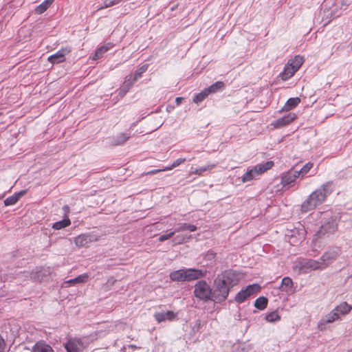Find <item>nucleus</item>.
Listing matches in <instances>:
<instances>
[{
	"label": "nucleus",
	"instance_id": "nucleus-1",
	"mask_svg": "<svg viewBox=\"0 0 352 352\" xmlns=\"http://www.w3.org/2000/svg\"><path fill=\"white\" fill-rule=\"evenodd\" d=\"M333 192L332 182H328L322 184L321 187L314 191L301 205V210L303 212L314 210L318 205L322 204L327 196Z\"/></svg>",
	"mask_w": 352,
	"mask_h": 352
},
{
	"label": "nucleus",
	"instance_id": "nucleus-2",
	"mask_svg": "<svg viewBox=\"0 0 352 352\" xmlns=\"http://www.w3.org/2000/svg\"><path fill=\"white\" fill-rule=\"evenodd\" d=\"M212 289V301L221 302L226 300L229 295L230 288L217 276L214 280V287Z\"/></svg>",
	"mask_w": 352,
	"mask_h": 352
},
{
	"label": "nucleus",
	"instance_id": "nucleus-3",
	"mask_svg": "<svg viewBox=\"0 0 352 352\" xmlns=\"http://www.w3.org/2000/svg\"><path fill=\"white\" fill-rule=\"evenodd\" d=\"M274 166L272 161H268L264 164L256 165L254 168L248 170L242 177L241 180L243 183L250 182L256 178L260 175L271 169Z\"/></svg>",
	"mask_w": 352,
	"mask_h": 352
},
{
	"label": "nucleus",
	"instance_id": "nucleus-4",
	"mask_svg": "<svg viewBox=\"0 0 352 352\" xmlns=\"http://www.w3.org/2000/svg\"><path fill=\"white\" fill-rule=\"evenodd\" d=\"M193 294L197 298L204 302L212 300V288L206 280H199L195 284Z\"/></svg>",
	"mask_w": 352,
	"mask_h": 352
},
{
	"label": "nucleus",
	"instance_id": "nucleus-5",
	"mask_svg": "<svg viewBox=\"0 0 352 352\" xmlns=\"http://www.w3.org/2000/svg\"><path fill=\"white\" fill-rule=\"evenodd\" d=\"M338 225L336 219L331 218L330 220L324 223L320 230L315 234L314 241L316 242L318 239L324 237H329L337 230Z\"/></svg>",
	"mask_w": 352,
	"mask_h": 352
},
{
	"label": "nucleus",
	"instance_id": "nucleus-6",
	"mask_svg": "<svg viewBox=\"0 0 352 352\" xmlns=\"http://www.w3.org/2000/svg\"><path fill=\"white\" fill-rule=\"evenodd\" d=\"M298 268L300 272L307 274L313 270L324 269L325 264L320 258L318 260L306 258L299 262Z\"/></svg>",
	"mask_w": 352,
	"mask_h": 352
},
{
	"label": "nucleus",
	"instance_id": "nucleus-7",
	"mask_svg": "<svg viewBox=\"0 0 352 352\" xmlns=\"http://www.w3.org/2000/svg\"><path fill=\"white\" fill-rule=\"evenodd\" d=\"M217 277L220 278L221 280H224V283L231 289L239 283L242 276L236 271L227 270L218 274Z\"/></svg>",
	"mask_w": 352,
	"mask_h": 352
},
{
	"label": "nucleus",
	"instance_id": "nucleus-8",
	"mask_svg": "<svg viewBox=\"0 0 352 352\" xmlns=\"http://www.w3.org/2000/svg\"><path fill=\"white\" fill-rule=\"evenodd\" d=\"M260 288L261 287L258 284L249 285L237 293L234 300L236 302L241 303L254 293L258 291Z\"/></svg>",
	"mask_w": 352,
	"mask_h": 352
},
{
	"label": "nucleus",
	"instance_id": "nucleus-9",
	"mask_svg": "<svg viewBox=\"0 0 352 352\" xmlns=\"http://www.w3.org/2000/svg\"><path fill=\"white\" fill-rule=\"evenodd\" d=\"M85 346L82 339L76 337L69 338L64 344L67 352H81Z\"/></svg>",
	"mask_w": 352,
	"mask_h": 352
},
{
	"label": "nucleus",
	"instance_id": "nucleus-10",
	"mask_svg": "<svg viewBox=\"0 0 352 352\" xmlns=\"http://www.w3.org/2000/svg\"><path fill=\"white\" fill-rule=\"evenodd\" d=\"M98 236L91 233H85L78 235L74 239V243L78 248L87 246L90 243L97 241Z\"/></svg>",
	"mask_w": 352,
	"mask_h": 352
},
{
	"label": "nucleus",
	"instance_id": "nucleus-11",
	"mask_svg": "<svg viewBox=\"0 0 352 352\" xmlns=\"http://www.w3.org/2000/svg\"><path fill=\"white\" fill-rule=\"evenodd\" d=\"M72 51L71 47H65L60 49L56 53L50 56L47 58L48 61L52 64H58L65 60V56L69 54Z\"/></svg>",
	"mask_w": 352,
	"mask_h": 352
},
{
	"label": "nucleus",
	"instance_id": "nucleus-12",
	"mask_svg": "<svg viewBox=\"0 0 352 352\" xmlns=\"http://www.w3.org/2000/svg\"><path fill=\"white\" fill-rule=\"evenodd\" d=\"M340 254V250L338 248H336L330 249L329 250L324 252L320 258V259L321 261L324 263L325 267H327L329 264L335 261Z\"/></svg>",
	"mask_w": 352,
	"mask_h": 352
},
{
	"label": "nucleus",
	"instance_id": "nucleus-13",
	"mask_svg": "<svg viewBox=\"0 0 352 352\" xmlns=\"http://www.w3.org/2000/svg\"><path fill=\"white\" fill-rule=\"evenodd\" d=\"M296 116L295 113H289L283 117L274 120L272 123V125H273L274 128H281L290 124L294 120L296 119Z\"/></svg>",
	"mask_w": 352,
	"mask_h": 352
},
{
	"label": "nucleus",
	"instance_id": "nucleus-14",
	"mask_svg": "<svg viewBox=\"0 0 352 352\" xmlns=\"http://www.w3.org/2000/svg\"><path fill=\"white\" fill-rule=\"evenodd\" d=\"M186 281H192L203 278L206 275V271L199 269H186Z\"/></svg>",
	"mask_w": 352,
	"mask_h": 352
},
{
	"label": "nucleus",
	"instance_id": "nucleus-15",
	"mask_svg": "<svg viewBox=\"0 0 352 352\" xmlns=\"http://www.w3.org/2000/svg\"><path fill=\"white\" fill-rule=\"evenodd\" d=\"M299 177V173H297L296 170L292 169L283 174L281 177V184L285 186L287 185H291L294 183L297 177Z\"/></svg>",
	"mask_w": 352,
	"mask_h": 352
},
{
	"label": "nucleus",
	"instance_id": "nucleus-16",
	"mask_svg": "<svg viewBox=\"0 0 352 352\" xmlns=\"http://www.w3.org/2000/svg\"><path fill=\"white\" fill-rule=\"evenodd\" d=\"M176 317L177 314H175L173 311H160L154 314L155 319L159 323L164 322L166 320H173Z\"/></svg>",
	"mask_w": 352,
	"mask_h": 352
},
{
	"label": "nucleus",
	"instance_id": "nucleus-17",
	"mask_svg": "<svg viewBox=\"0 0 352 352\" xmlns=\"http://www.w3.org/2000/svg\"><path fill=\"white\" fill-rule=\"evenodd\" d=\"M186 269H180L170 273L169 277L173 281L184 282L186 281Z\"/></svg>",
	"mask_w": 352,
	"mask_h": 352
},
{
	"label": "nucleus",
	"instance_id": "nucleus-18",
	"mask_svg": "<svg viewBox=\"0 0 352 352\" xmlns=\"http://www.w3.org/2000/svg\"><path fill=\"white\" fill-rule=\"evenodd\" d=\"M340 318L339 314L333 309L329 314L324 316L319 322V327L327 323H331Z\"/></svg>",
	"mask_w": 352,
	"mask_h": 352
},
{
	"label": "nucleus",
	"instance_id": "nucleus-19",
	"mask_svg": "<svg viewBox=\"0 0 352 352\" xmlns=\"http://www.w3.org/2000/svg\"><path fill=\"white\" fill-rule=\"evenodd\" d=\"M297 72L291 64L287 63L284 67L283 71L280 73V76L281 79L287 80L292 78Z\"/></svg>",
	"mask_w": 352,
	"mask_h": 352
},
{
	"label": "nucleus",
	"instance_id": "nucleus-20",
	"mask_svg": "<svg viewBox=\"0 0 352 352\" xmlns=\"http://www.w3.org/2000/svg\"><path fill=\"white\" fill-rule=\"evenodd\" d=\"M32 352H54L52 347L45 342H37L32 347Z\"/></svg>",
	"mask_w": 352,
	"mask_h": 352
},
{
	"label": "nucleus",
	"instance_id": "nucleus-21",
	"mask_svg": "<svg viewBox=\"0 0 352 352\" xmlns=\"http://www.w3.org/2000/svg\"><path fill=\"white\" fill-rule=\"evenodd\" d=\"M131 137L130 133H122L114 137L112 144L115 146L124 144Z\"/></svg>",
	"mask_w": 352,
	"mask_h": 352
},
{
	"label": "nucleus",
	"instance_id": "nucleus-22",
	"mask_svg": "<svg viewBox=\"0 0 352 352\" xmlns=\"http://www.w3.org/2000/svg\"><path fill=\"white\" fill-rule=\"evenodd\" d=\"M300 102V99L298 97L290 98L285 102V105L282 108L283 111H289L295 108Z\"/></svg>",
	"mask_w": 352,
	"mask_h": 352
},
{
	"label": "nucleus",
	"instance_id": "nucleus-23",
	"mask_svg": "<svg viewBox=\"0 0 352 352\" xmlns=\"http://www.w3.org/2000/svg\"><path fill=\"white\" fill-rule=\"evenodd\" d=\"M351 306L349 305L347 302H342L339 305H338L334 309L338 314H339L340 316L346 315L349 314L351 311Z\"/></svg>",
	"mask_w": 352,
	"mask_h": 352
},
{
	"label": "nucleus",
	"instance_id": "nucleus-24",
	"mask_svg": "<svg viewBox=\"0 0 352 352\" xmlns=\"http://www.w3.org/2000/svg\"><path fill=\"white\" fill-rule=\"evenodd\" d=\"M113 45L112 43H108L102 45V47H99L96 50V52L93 58L94 60H96V59H98V58H101L102 56V55L105 52H107L108 50L111 49L113 47Z\"/></svg>",
	"mask_w": 352,
	"mask_h": 352
},
{
	"label": "nucleus",
	"instance_id": "nucleus-25",
	"mask_svg": "<svg viewBox=\"0 0 352 352\" xmlns=\"http://www.w3.org/2000/svg\"><path fill=\"white\" fill-rule=\"evenodd\" d=\"M54 0H45L41 4L36 7L34 12L37 14H43L53 3Z\"/></svg>",
	"mask_w": 352,
	"mask_h": 352
},
{
	"label": "nucleus",
	"instance_id": "nucleus-26",
	"mask_svg": "<svg viewBox=\"0 0 352 352\" xmlns=\"http://www.w3.org/2000/svg\"><path fill=\"white\" fill-rule=\"evenodd\" d=\"M197 230V227L195 225L188 224L186 223H178L177 228H175V232H183L185 230H188L190 232H195Z\"/></svg>",
	"mask_w": 352,
	"mask_h": 352
},
{
	"label": "nucleus",
	"instance_id": "nucleus-27",
	"mask_svg": "<svg viewBox=\"0 0 352 352\" xmlns=\"http://www.w3.org/2000/svg\"><path fill=\"white\" fill-rule=\"evenodd\" d=\"M88 280V275L87 274H82L79 275L78 276L68 280L65 282V284H67L69 286L72 285H76L78 283H84Z\"/></svg>",
	"mask_w": 352,
	"mask_h": 352
},
{
	"label": "nucleus",
	"instance_id": "nucleus-28",
	"mask_svg": "<svg viewBox=\"0 0 352 352\" xmlns=\"http://www.w3.org/2000/svg\"><path fill=\"white\" fill-rule=\"evenodd\" d=\"M45 276V272L41 270L32 271L31 273H30V278L34 280L36 282L43 281Z\"/></svg>",
	"mask_w": 352,
	"mask_h": 352
},
{
	"label": "nucleus",
	"instance_id": "nucleus-29",
	"mask_svg": "<svg viewBox=\"0 0 352 352\" xmlns=\"http://www.w3.org/2000/svg\"><path fill=\"white\" fill-rule=\"evenodd\" d=\"M303 62V58L297 55L294 58L289 60L287 63L291 64L292 66H294V69L298 71L302 66Z\"/></svg>",
	"mask_w": 352,
	"mask_h": 352
},
{
	"label": "nucleus",
	"instance_id": "nucleus-30",
	"mask_svg": "<svg viewBox=\"0 0 352 352\" xmlns=\"http://www.w3.org/2000/svg\"><path fill=\"white\" fill-rule=\"evenodd\" d=\"M282 290L290 292L293 287V281L289 277H284L281 281Z\"/></svg>",
	"mask_w": 352,
	"mask_h": 352
},
{
	"label": "nucleus",
	"instance_id": "nucleus-31",
	"mask_svg": "<svg viewBox=\"0 0 352 352\" xmlns=\"http://www.w3.org/2000/svg\"><path fill=\"white\" fill-rule=\"evenodd\" d=\"M71 224V221L69 218H65L61 221L55 222L52 225V228L54 230H60L69 226Z\"/></svg>",
	"mask_w": 352,
	"mask_h": 352
},
{
	"label": "nucleus",
	"instance_id": "nucleus-32",
	"mask_svg": "<svg viewBox=\"0 0 352 352\" xmlns=\"http://www.w3.org/2000/svg\"><path fill=\"white\" fill-rule=\"evenodd\" d=\"M267 298L261 296L255 300L254 306L260 310H263L267 307Z\"/></svg>",
	"mask_w": 352,
	"mask_h": 352
},
{
	"label": "nucleus",
	"instance_id": "nucleus-33",
	"mask_svg": "<svg viewBox=\"0 0 352 352\" xmlns=\"http://www.w3.org/2000/svg\"><path fill=\"white\" fill-rule=\"evenodd\" d=\"M223 86H224V84L223 82L217 81L206 89L207 91L208 92V94H210L212 93L217 92L218 90L223 88Z\"/></svg>",
	"mask_w": 352,
	"mask_h": 352
},
{
	"label": "nucleus",
	"instance_id": "nucleus-34",
	"mask_svg": "<svg viewBox=\"0 0 352 352\" xmlns=\"http://www.w3.org/2000/svg\"><path fill=\"white\" fill-rule=\"evenodd\" d=\"M208 95H209V94L207 91L206 89H204L202 91H201L200 93H199V94H197V95L195 96V97L193 98L192 101L195 103L201 102L206 98H207Z\"/></svg>",
	"mask_w": 352,
	"mask_h": 352
},
{
	"label": "nucleus",
	"instance_id": "nucleus-35",
	"mask_svg": "<svg viewBox=\"0 0 352 352\" xmlns=\"http://www.w3.org/2000/svg\"><path fill=\"white\" fill-rule=\"evenodd\" d=\"M298 241L295 240L296 236H294V234H292L291 235V238L289 240V243L291 244L294 245V243H298V241H302L305 239V230L302 229V230H300V231H298Z\"/></svg>",
	"mask_w": 352,
	"mask_h": 352
},
{
	"label": "nucleus",
	"instance_id": "nucleus-36",
	"mask_svg": "<svg viewBox=\"0 0 352 352\" xmlns=\"http://www.w3.org/2000/svg\"><path fill=\"white\" fill-rule=\"evenodd\" d=\"M280 317L278 315L277 311H272L271 313L267 314L265 316V320L267 322H277V321L280 320Z\"/></svg>",
	"mask_w": 352,
	"mask_h": 352
},
{
	"label": "nucleus",
	"instance_id": "nucleus-37",
	"mask_svg": "<svg viewBox=\"0 0 352 352\" xmlns=\"http://www.w3.org/2000/svg\"><path fill=\"white\" fill-rule=\"evenodd\" d=\"M215 166V164H207L205 166L196 168L192 171V173L195 175H201L204 172L210 170Z\"/></svg>",
	"mask_w": 352,
	"mask_h": 352
},
{
	"label": "nucleus",
	"instance_id": "nucleus-38",
	"mask_svg": "<svg viewBox=\"0 0 352 352\" xmlns=\"http://www.w3.org/2000/svg\"><path fill=\"white\" fill-rule=\"evenodd\" d=\"M148 67V65H144L140 68H138L133 74L135 80H138L139 78H140L142 74L147 70Z\"/></svg>",
	"mask_w": 352,
	"mask_h": 352
},
{
	"label": "nucleus",
	"instance_id": "nucleus-39",
	"mask_svg": "<svg viewBox=\"0 0 352 352\" xmlns=\"http://www.w3.org/2000/svg\"><path fill=\"white\" fill-rule=\"evenodd\" d=\"M186 161V158H178L170 166H166V167L164 168L163 170H172L174 168L178 166L182 163H183V162H184Z\"/></svg>",
	"mask_w": 352,
	"mask_h": 352
},
{
	"label": "nucleus",
	"instance_id": "nucleus-40",
	"mask_svg": "<svg viewBox=\"0 0 352 352\" xmlns=\"http://www.w3.org/2000/svg\"><path fill=\"white\" fill-rule=\"evenodd\" d=\"M122 0H104L103 2V6H102L100 9L107 8L115 5L120 3Z\"/></svg>",
	"mask_w": 352,
	"mask_h": 352
},
{
	"label": "nucleus",
	"instance_id": "nucleus-41",
	"mask_svg": "<svg viewBox=\"0 0 352 352\" xmlns=\"http://www.w3.org/2000/svg\"><path fill=\"white\" fill-rule=\"evenodd\" d=\"M313 164L311 162L307 163L300 170H297V173H299V176H304L306 173H307L309 170L312 168Z\"/></svg>",
	"mask_w": 352,
	"mask_h": 352
},
{
	"label": "nucleus",
	"instance_id": "nucleus-42",
	"mask_svg": "<svg viewBox=\"0 0 352 352\" xmlns=\"http://www.w3.org/2000/svg\"><path fill=\"white\" fill-rule=\"evenodd\" d=\"M18 197L16 195H13L4 200L5 206H12L15 204L18 201Z\"/></svg>",
	"mask_w": 352,
	"mask_h": 352
},
{
	"label": "nucleus",
	"instance_id": "nucleus-43",
	"mask_svg": "<svg viewBox=\"0 0 352 352\" xmlns=\"http://www.w3.org/2000/svg\"><path fill=\"white\" fill-rule=\"evenodd\" d=\"M138 80H135V77L133 75H129L125 78V80L124 82V84L126 85V86H128L129 87H132L133 84L137 81Z\"/></svg>",
	"mask_w": 352,
	"mask_h": 352
},
{
	"label": "nucleus",
	"instance_id": "nucleus-44",
	"mask_svg": "<svg viewBox=\"0 0 352 352\" xmlns=\"http://www.w3.org/2000/svg\"><path fill=\"white\" fill-rule=\"evenodd\" d=\"M175 234V232L174 231H172V232H170L167 234H162L161 235L160 237H159V241L160 242H163L167 239H169L170 238H171L174 234Z\"/></svg>",
	"mask_w": 352,
	"mask_h": 352
},
{
	"label": "nucleus",
	"instance_id": "nucleus-45",
	"mask_svg": "<svg viewBox=\"0 0 352 352\" xmlns=\"http://www.w3.org/2000/svg\"><path fill=\"white\" fill-rule=\"evenodd\" d=\"M131 87L126 86V85L123 83V85L120 89L119 95L121 97H123L129 91Z\"/></svg>",
	"mask_w": 352,
	"mask_h": 352
},
{
	"label": "nucleus",
	"instance_id": "nucleus-46",
	"mask_svg": "<svg viewBox=\"0 0 352 352\" xmlns=\"http://www.w3.org/2000/svg\"><path fill=\"white\" fill-rule=\"evenodd\" d=\"M173 241L176 244L183 243L186 241V237L184 235H177L174 238Z\"/></svg>",
	"mask_w": 352,
	"mask_h": 352
},
{
	"label": "nucleus",
	"instance_id": "nucleus-47",
	"mask_svg": "<svg viewBox=\"0 0 352 352\" xmlns=\"http://www.w3.org/2000/svg\"><path fill=\"white\" fill-rule=\"evenodd\" d=\"M160 171H164L163 170V168L162 169H153V170H151L148 172L146 173V175H154V174H156Z\"/></svg>",
	"mask_w": 352,
	"mask_h": 352
},
{
	"label": "nucleus",
	"instance_id": "nucleus-48",
	"mask_svg": "<svg viewBox=\"0 0 352 352\" xmlns=\"http://www.w3.org/2000/svg\"><path fill=\"white\" fill-rule=\"evenodd\" d=\"M5 342L3 339L0 336V352H3Z\"/></svg>",
	"mask_w": 352,
	"mask_h": 352
},
{
	"label": "nucleus",
	"instance_id": "nucleus-49",
	"mask_svg": "<svg viewBox=\"0 0 352 352\" xmlns=\"http://www.w3.org/2000/svg\"><path fill=\"white\" fill-rule=\"evenodd\" d=\"M26 191L25 190H21L20 192H19L18 193H16L14 194L15 195L17 196L18 197V200H19V199L23 196L25 194Z\"/></svg>",
	"mask_w": 352,
	"mask_h": 352
},
{
	"label": "nucleus",
	"instance_id": "nucleus-50",
	"mask_svg": "<svg viewBox=\"0 0 352 352\" xmlns=\"http://www.w3.org/2000/svg\"><path fill=\"white\" fill-rule=\"evenodd\" d=\"M183 100H184V98H182V97L176 98L175 102H176L177 105H179Z\"/></svg>",
	"mask_w": 352,
	"mask_h": 352
},
{
	"label": "nucleus",
	"instance_id": "nucleus-51",
	"mask_svg": "<svg viewBox=\"0 0 352 352\" xmlns=\"http://www.w3.org/2000/svg\"><path fill=\"white\" fill-rule=\"evenodd\" d=\"M63 210L65 211V212H67L69 210V207L67 206H65L63 207Z\"/></svg>",
	"mask_w": 352,
	"mask_h": 352
},
{
	"label": "nucleus",
	"instance_id": "nucleus-52",
	"mask_svg": "<svg viewBox=\"0 0 352 352\" xmlns=\"http://www.w3.org/2000/svg\"><path fill=\"white\" fill-rule=\"evenodd\" d=\"M131 347H132V348H136V346H135V345H131Z\"/></svg>",
	"mask_w": 352,
	"mask_h": 352
},
{
	"label": "nucleus",
	"instance_id": "nucleus-53",
	"mask_svg": "<svg viewBox=\"0 0 352 352\" xmlns=\"http://www.w3.org/2000/svg\"><path fill=\"white\" fill-rule=\"evenodd\" d=\"M1 198H2V197H1V196H0V199H1Z\"/></svg>",
	"mask_w": 352,
	"mask_h": 352
}]
</instances>
